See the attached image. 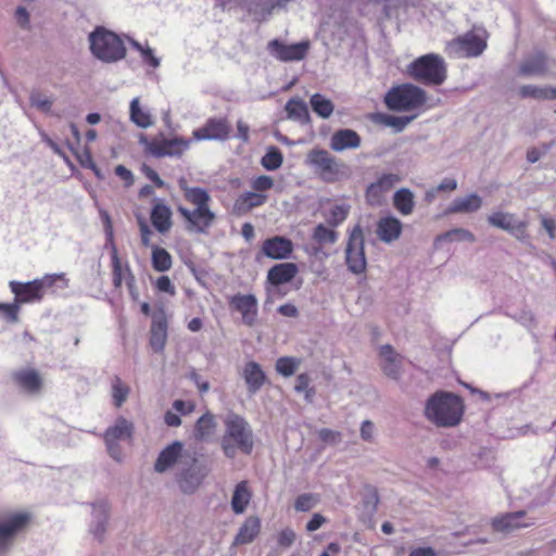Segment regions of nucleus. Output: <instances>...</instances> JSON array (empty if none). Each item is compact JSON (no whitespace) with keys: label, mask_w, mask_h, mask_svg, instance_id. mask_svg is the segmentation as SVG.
I'll list each match as a JSON object with an SVG mask.
<instances>
[{"label":"nucleus","mask_w":556,"mask_h":556,"mask_svg":"<svg viewBox=\"0 0 556 556\" xmlns=\"http://www.w3.org/2000/svg\"><path fill=\"white\" fill-rule=\"evenodd\" d=\"M179 188L186 202L194 206L193 210L182 205L177 207V212L186 222L187 230L206 233L216 219L215 213L211 210L212 199L210 193L201 187L188 186L184 179L179 181Z\"/></svg>","instance_id":"f257e3e1"},{"label":"nucleus","mask_w":556,"mask_h":556,"mask_svg":"<svg viewBox=\"0 0 556 556\" xmlns=\"http://www.w3.org/2000/svg\"><path fill=\"white\" fill-rule=\"evenodd\" d=\"M464 414V404L460 396L438 391L426 403L425 416L438 427L457 426Z\"/></svg>","instance_id":"f03ea898"},{"label":"nucleus","mask_w":556,"mask_h":556,"mask_svg":"<svg viewBox=\"0 0 556 556\" xmlns=\"http://www.w3.org/2000/svg\"><path fill=\"white\" fill-rule=\"evenodd\" d=\"M305 163L321 181L327 184L339 182L349 177L346 164L325 149L309 150Z\"/></svg>","instance_id":"7ed1b4c3"},{"label":"nucleus","mask_w":556,"mask_h":556,"mask_svg":"<svg viewBox=\"0 0 556 556\" xmlns=\"http://www.w3.org/2000/svg\"><path fill=\"white\" fill-rule=\"evenodd\" d=\"M226 431L222 439V448L229 458L236 456L237 450L250 454L253 450V435L249 424L239 415H230L226 421Z\"/></svg>","instance_id":"20e7f679"},{"label":"nucleus","mask_w":556,"mask_h":556,"mask_svg":"<svg viewBox=\"0 0 556 556\" xmlns=\"http://www.w3.org/2000/svg\"><path fill=\"white\" fill-rule=\"evenodd\" d=\"M58 282H62L61 288L68 286L65 274H48L28 282L12 280L9 282V287L15 295L14 301L20 306L24 303L40 302L45 296L46 290L53 288Z\"/></svg>","instance_id":"39448f33"},{"label":"nucleus","mask_w":556,"mask_h":556,"mask_svg":"<svg viewBox=\"0 0 556 556\" xmlns=\"http://www.w3.org/2000/svg\"><path fill=\"white\" fill-rule=\"evenodd\" d=\"M414 80L427 86H440L446 79V65L442 56L434 53L414 60L406 71Z\"/></svg>","instance_id":"423d86ee"},{"label":"nucleus","mask_w":556,"mask_h":556,"mask_svg":"<svg viewBox=\"0 0 556 556\" xmlns=\"http://www.w3.org/2000/svg\"><path fill=\"white\" fill-rule=\"evenodd\" d=\"M90 50L103 62H116L126 55L124 41L113 31L97 27L90 35Z\"/></svg>","instance_id":"0eeeda50"},{"label":"nucleus","mask_w":556,"mask_h":556,"mask_svg":"<svg viewBox=\"0 0 556 556\" xmlns=\"http://www.w3.org/2000/svg\"><path fill=\"white\" fill-rule=\"evenodd\" d=\"M427 94L424 89L413 84L392 87L384 97L386 105L392 111L409 112L426 104Z\"/></svg>","instance_id":"6e6552de"},{"label":"nucleus","mask_w":556,"mask_h":556,"mask_svg":"<svg viewBox=\"0 0 556 556\" xmlns=\"http://www.w3.org/2000/svg\"><path fill=\"white\" fill-rule=\"evenodd\" d=\"M139 142L144 147V152L156 159L180 157L191 144V139L184 137L165 138L163 132L148 138L144 135L139 137Z\"/></svg>","instance_id":"1a4fd4ad"},{"label":"nucleus","mask_w":556,"mask_h":556,"mask_svg":"<svg viewBox=\"0 0 556 556\" xmlns=\"http://www.w3.org/2000/svg\"><path fill=\"white\" fill-rule=\"evenodd\" d=\"M486 47V37L472 30L454 38L447 43L448 52L458 58H477L483 53Z\"/></svg>","instance_id":"9d476101"},{"label":"nucleus","mask_w":556,"mask_h":556,"mask_svg":"<svg viewBox=\"0 0 556 556\" xmlns=\"http://www.w3.org/2000/svg\"><path fill=\"white\" fill-rule=\"evenodd\" d=\"M134 433V425L124 417H118L112 427H109L103 439L108 452L112 458L119 462L122 459L121 441H131Z\"/></svg>","instance_id":"9b49d317"},{"label":"nucleus","mask_w":556,"mask_h":556,"mask_svg":"<svg viewBox=\"0 0 556 556\" xmlns=\"http://www.w3.org/2000/svg\"><path fill=\"white\" fill-rule=\"evenodd\" d=\"M29 513H10L0 515V554L8 549L13 538L30 523Z\"/></svg>","instance_id":"f8f14e48"},{"label":"nucleus","mask_w":556,"mask_h":556,"mask_svg":"<svg viewBox=\"0 0 556 556\" xmlns=\"http://www.w3.org/2000/svg\"><path fill=\"white\" fill-rule=\"evenodd\" d=\"M402 180L399 174L383 173L365 190V201L371 207L386 204L389 192Z\"/></svg>","instance_id":"ddd939ff"},{"label":"nucleus","mask_w":556,"mask_h":556,"mask_svg":"<svg viewBox=\"0 0 556 556\" xmlns=\"http://www.w3.org/2000/svg\"><path fill=\"white\" fill-rule=\"evenodd\" d=\"M345 263L353 274H362L366 270V257L364 251V235L359 226H356L349 236L345 249Z\"/></svg>","instance_id":"4468645a"},{"label":"nucleus","mask_w":556,"mask_h":556,"mask_svg":"<svg viewBox=\"0 0 556 556\" xmlns=\"http://www.w3.org/2000/svg\"><path fill=\"white\" fill-rule=\"evenodd\" d=\"M231 131L230 123L226 117H211L205 124L192 131V137L197 141L219 140L225 141L229 138Z\"/></svg>","instance_id":"2eb2a0df"},{"label":"nucleus","mask_w":556,"mask_h":556,"mask_svg":"<svg viewBox=\"0 0 556 556\" xmlns=\"http://www.w3.org/2000/svg\"><path fill=\"white\" fill-rule=\"evenodd\" d=\"M267 49L273 56L282 62H293L303 60L309 49L308 41L286 45L278 39L268 42Z\"/></svg>","instance_id":"dca6fc26"},{"label":"nucleus","mask_w":556,"mask_h":556,"mask_svg":"<svg viewBox=\"0 0 556 556\" xmlns=\"http://www.w3.org/2000/svg\"><path fill=\"white\" fill-rule=\"evenodd\" d=\"M168 338V319L164 309L152 315L149 332V345L154 353H162Z\"/></svg>","instance_id":"f3484780"},{"label":"nucleus","mask_w":556,"mask_h":556,"mask_svg":"<svg viewBox=\"0 0 556 556\" xmlns=\"http://www.w3.org/2000/svg\"><path fill=\"white\" fill-rule=\"evenodd\" d=\"M232 311L241 314L242 323L249 327L255 325L257 319V300L253 294L237 293L229 299Z\"/></svg>","instance_id":"a211bd4d"},{"label":"nucleus","mask_w":556,"mask_h":556,"mask_svg":"<svg viewBox=\"0 0 556 556\" xmlns=\"http://www.w3.org/2000/svg\"><path fill=\"white\" fill-rule=\"evenodd\" d=\"M534 525L533 518H527L525 510L506 513L492 519L491 526L496 532H510L514 530L528 528Z\"/></svg>","instance_id":"6ab92c4d"},{"label":"nucleus","mask_w":556,"mask_h":556,"mask_svg":"<svg viewBox=\"0 0 556 556\" xmlns=\"http://www.w3.org/2000/svg\"><path fill=\"white\" fill-rule=\"evenodd\" d=\"M111 265H112V279L113 285L116 289H119L123 285V281H126V285L129 289V292L132 296L136 295L135 288V276L131 273V269L128 264L123 265L119 258L116 247L112 245L111 251Z\"/></svg>","instance_id":"aec40b11"},{"label":"nucleus","mask_w":556,"mask_h":556,"mask_svg":"<svg viewBox=\"0 0 556 556\" xmlns=\"http://www.w3.org/2000/svg\"><path fill=\"white\" fill-rule=\"evenodd\" d=\"M491 226L513 233L517 239L523 240L527 237V223L516 220L510 213L494 212L488 217Z\"/></svg>","instance_id":"412c9836"},{"label":"nucleus","mask_w":556,"mask_h":556,"mask_svg":"<svg viewBox=\"0 0 556 556\" xmlns=\"http://www.w3.org/2000/svg\"><path fill=\"white\" fill-rule=\"evenodd\" d=\"M293 242L281 236L266 239L262 244V252L271 260L288 258L293 252Z\"/></svg>","instance_id":"4be33fe9"},{"label":"nucleus","mask_w":556,"mask_h":556,"mask_svg":"<svg viewBox=\"0 0 556 556\" xmlns=\"http://www.w3.org/2000/svg\"><path fill=\"white\" fill-rule=\"evenodd\" d=\"M361 144V136L355 130L350 128L336 130L332 134L329 142L330 149L334 152L358 149Z\"/></svg>","instance_id":"5701e85b"},{"label":"nucleus","mask_w":556,"mask_h":556,"mask_svg":"<svg viewBox=\"0 0 556 556\" xmlns=\"http://www.w3.org/2000/svg\"><path fill=\"white\" fill-rule=\"evenodd\" d=\"M547 71V55L544 52L539 51L527 56L520 63L518 75L522 77L543 76Z\"/></svg>","instance_id":"b1692460"},{"label":"nucleus","mask_w":556,"mask_h":556,"mask_svg":"<svg viewBox=\"0 0 556 556\" xmlns=\"http://www.w3.org/2000/svg\"><path fill=\"white\" fill-rule=\"evenodd\" d=\"M268 200L265 193L247 191L241 193L233 203L232 210L236 215H245L253 208L264 205Z\"/></svg>","instance_id":"393cba45"},{"label":"nucleus","mask_w":556,"mask_h":556,"mask_svg":"<svg viewBox=\"0 0 556 556\" xmlns=\"http://www.w3.org/2000/svg\"><path fill=\"white\" fill-rule=\"evenodd\" d=\"M173 213L168 205L157 201L151 208L150 219L157 232L164 235L173 227Z\"/></svg>","instance_id":"a878e982"},{"label":"nucleus","mask_w":556,"mask_h":556,"mask_svg":"<svg viewBox=\"0 0 556 556\" xmlns=\"http://www.w3.org/2000/svg\"><path fill=\"white\" fill-rule=\"evenodd\" d=\"M403 224L394 216L381 217L377 223V236L386 242L391 243L397 240L402 233Z\"/></svg>","instance_id":"bb28decb"},{"label":"nucleus","mask_w":556,"mask_h":556,"mask_svg":"<svg viewBox=\"0 0 556 556\" xmlns=\"http://www.w3.org/2000/svg\"><path fill=\"white\" fill-rule=\"evenodd\" d=\"M14 382L30 394L38 393L42 388V379L35 369H21L13 374Z\"/></svg>","instance_id":"cd10ccee"},{"label":"nucleus","mask_w":556,"mask_h":556,"mask_svg":"<svg viewBox=\"0 0 556 556\" xmlns=\"http://www.w3.org/2000/svg\"><path fill=\"white\" fill-rule=\"evenodd\" d=\"M261 519L256 516L248 517L239 528L233 539V545H244L252 543L261 532Z\"/></svg>","instance_id":"c85d7f7f"},{"label":"nucleus","mask_w":556,"mask_h":556,"mask_svg":"<svg viewBox=\"0 0 556 556\" xmlns=\"http://www.w3.org/2000/svg\"><path fill=\"white\" fill-rule=\"evenodd\" d=\"M296 274L298 266L294 263H280L268 270L267 280L273 286H280L290 282Z\"/></svg>","instance_id":"c756f323"},{"label":"nucleus","mask_w":556,"mask_h":556,"mask_svg":"<svg viewBox=\"0 0 556 556\" xmlns=\"http://www.w3.org/2000/svg\"><path fill=\"white\" fill-rule=\"evenodd\" d=\"M379 355L382 358L381 368L383 372L390 378L397 379L401 371L400 355L389 344L380 348Z\"/></svg>","instance_id":"7c9ffc66"},{"label":"nucleus","mask_w":556,"mask_h":556,"mask_svg":"<svg viewBox=\"0 0 556 556\" xmlns=\"http://www.w3.org/2000/svg\"><path fill=\"white\" fill-rule=\"evenodd\" d=\"M289 1L290 0H251L248 10L258 22H263L273 14L275 9L286 5Z\"/></svg>","instance_id":"2f4dec72"},{"label":"nucleus","mask_w":556,"mask_h":556,"mask_svg":"<svg viewBox=\"0 0 556 556\" xmlns=\"http://www.w3.org/2000/svg\"><path fill=\"white\" fill-rule=\"evenodd\" d=\"M242 376L251 393L257 392L266 381V375L256 362H248L243 368Z\"/></svg>","instance_id":"473e14b6"},{"label":"nucleus","mask_w":556,"mask_h":556,"mask_svg":"<svg viewBox=\"0 0 556 556\" xmlns=\"http://www.w3.org/2000/svg\"><path fill=\"white\" fill-rule=\"evenodd\" d=\"M182 452V444L178 441L166 446L159 455L154 469L157 472H164L177 462Z\"/></svg>","instance_id":"72a5a7b5"},{"label":"nucleus","mask_w":556,"mask_h":556,"mask_svg":"<svg viewBox=\"0 0 556 556\" xmlns=\"http://www.w3.org/2000/svg\"><path fill=\"white\" fill-rule=\"evenodd\" d=\"M252 500V491L249 486L248 481H240L235 490L231 497V508L235 514L240 515L245 511Z\"/></svg>","instance_id":"f704fd0d"},{"label":"nucleus","mask_w":556,"mask_h":556,"mask_svg":"<svg viewBox=\"0 0 556 556\" xmlns=\"http://www.w3.org/2000/svg\"><path fill=\"white\" fill-rule=\"evenodd\" d=\"M481 205V198L476 193H471L467 197L455 199L453 203L447 207L446 213H472L478 211Z\"/></svg>","instance_id":"c9c22d12"},{"label":"nucleus","mask_w":556,"mask_h":556,"mask_svg":"<svg viewBox=\"0 0 556 556\" xmlns=\"http://www.w3.org/2000/svg\"><path fill=\"white\" fill-rule=\"evenodd\" d=\"M393 206L403 216L410 215L415 208V195L408 188H401L393 194Z\"/></svg>","instance_id":"e433bc0d"},{"label":"nucleus","mask_w":556,"mask_h":556,"mask_svg":"<svg viewBox=\"0 0 556 556\" xmlns=\"http://www.w3.org/2000/svg\"><path fill=\"white\" fill-rule=\"evenodd\" d=\"M215 417L211 413L202 415L194 425L193 435L197 441L208 440L216 430Z\"/></svg>","instance_id":"4c0bfd02"},{"label":"nucleus","mask_w":556,"mask_h":556,"mask_svg":"<svg viewBox=\"0 0 556 556\" xmlns=\"http://www.w3.org/2000/svg\"><path fill=\"white\" fill-rule=\"evenodd\" d=\"M129 118L136 126L143 129L153 125L152 115L148 110L141 108L139 98H134L130 101Z\"/></svg>","instance_id":"58836bf2"},{"label":"nucleus","mask_w":556,"mask_h":556,"mask_svg":"<svg viewBox=\"0 0 556 556\" xmlns=\"http://www.w3.org/2000/svg\"><path fill=\"white\" fill-rule=\"evenodd\" d=\"M288 118L298 121L302 124L309 122V112L306 103L298 98L290 99L286 104Z\"/></svg>","instance_id":"ea45409f"},{"label":"nucleus","mask_w":556,"mask_h":556,"mask_svg":"<svg viewBox=\"0 0 556 556\" xmlns=\"http://www.w3.org/2000/svg\"><path fill=\"white\" fill-rule=\"evenodd\" d=\"M339 238V233L331 226L318 224L312 233V239L319 247L334 244Z\"/></svg>","instance_id":"a19ab883"},{"label":"nucleus","mask_w":556,"mask_h":556,"mask_svg":"<svg viewBox=\"0 0 556 556\" xmlns=\"http://www.w3.org/2000/svg\"><path fill=\"white\" fill-rule=\"evenodd\" d=\"M152 267L154 270L163 273L167 271L173 266V257L164 248L153 247L151 254Z\"/></svg>","instance_id":"79ce46f5"},{"label":"nucleus","mask_w":556,"mask_h":556,"mask_svg":"<svg viewBox=\"0 0 556 556\" xmlns=\"http://www.w3.org/2000/svg\"><path fill=\"white\" fill-rule=\"evenodd\" d=\"M309 103L312 110L321 118H328L333 113L334 105L332 101L320 93H314L309 99Z\"/></svg>","instance_id":"37998d69"},{"label":"nucleus","mask_w":556,"mask_h":556,"mask_svg":"<svg viewBox=\"0 0 556 556\" xmlns=\"http://www.w3.org/2000/svg\"><path fill=\"white\" fill-rule=\"evenodd\" d=\"M112 400L116 407H121L127 400L130 388L118 376H114L112 379Z\"/></svg>","instance_id":"c03bdc74"},{"label":"nucleus","mask_w":556,"mask_h":556,"mask_svg":"<svg viewBox=\"0 0 556 556\" xmlns=\"http://www.w3.org/2000/svg\"><path fill=\"white\" fill-rule=\"evenodd\" d=\"M349 213L350 205L336 204L329 210L328 214L326 215L327 224L332 228H336L348 218Z\"/></svg>","instance_id":"a18cd8bd"},{"label":"nucleus","mask_w":556,"mask_h":556,"mask_svg":"<svg viewBox=\"0 0 556 556\" xmlns=\"http://www.w3.org/2000/svg\"><path fill=\"white\" fill-rule=\"evenodd\" d=\"M300 364H301V359H299L296 357L282 356L276 361L275 368L279 375H281L283 377H290L296 371Z\"/></svg>","instance_id":"49530a36"},{"label":"nucleus","mask_w":556,"mask_h":556,"mask_svg":"<svg viewBox=\"0 0 556 556\" xmlns=\"http://www.w3.org/2000/svg\"><path fill=\"white\" fill-rule=\"evenodd\" d=\"M283 155L277 147H270L261 160V164L267 170H275L282 165Z\"/></svg>","instance_id":"de8ad7c7"},{"label":"nucleus","mask_w":556,"mask_h":556,"mask_svg":"<svg viewBox=\"0 0 556 556\" xmlns=\"http://www.w3.org/2000/svg\"><path fill=\"white\" fill-rule=\"evenodd\" d=\"M294 390L298 393H304L307 401H312L315 395V389L311 387V378L307 374H300L296 377Z\"/></svg>","instance_id":"09e8293b"},{"label":"nucleus","mask_w":556,"mask_h":556,"mask_svg":"<svg viewBox=\"0 0 556 556\" xmlns=\"http://www.w3.org/2000/svg\"><path fill=\"white\" fill-rule=\"evenodd\" d=\"M439 239H444L448 241H468V242H475L476 237L472 232H470L467 229L463 228H456L450 231H446L442 236H440Z\"/></svg>","instance_id":"8fccbe9b"},{"label":"nucleus","mask_w":556,"mask_h":556,"mask_svg":"<svg viewBox=\"0 0 556 556\" xmlns=\"http://www.w3.org/2000/svg\"><path fill=\"white\" fill-rule=\"evenodd\" d=\"M20 306L14 303H0V316L5 318L10 323H16L18 320Z\"/></svg>","instance_id":"3c124183"},{"label":"nucleus","mask_w":556,"mask_h":556,"mask_svg":"<svg viewBox=\"0 0 556 556\" xmlns=\"http://www.w3.org/2000/svg\"><path fill=\"white\" fill-rule=\"evenodd\" d=\"M251 187L254 192L266 194V192L274 187V180L269 176L261 175L252 180Z\"/></svg>","instance_id":"603ef678"},{"label":"nucleus","mask_w":556,"mask_h":556,"mask_svg":"<svg viewBox=\"0 0 556 556\" xmlns=\"http://www.w3.org/2000/svg\"><path fill=\"white\" fill-rule=\"evenodd\" d=\"M543 87H539L535 85H523L518 90V96L520 99H535L542 100Z\"/></svg>","instance_id":"864d4df0"},{"label":"nucleus","mask_w":556,"mask_h":556,"mask_svg":"<svg viewBox=\"0 0 556 556\" xmlns=\"http://www.w3.org/2000/svg\"><path fill=\"white\" fill-rule=\"evenodd\" d=\"M315 503L316 498L314 497V495L305 493L298 496L294 503V508L298 511H308L314 507Z\"/></svg>","instance_id":"5fc2aeb1"},{"label":"nucleus","mask_w":556,"mask_h":556,"mask_svg":"<svg viewBox=\"0 0 556 556\" xmlns=\"http://www.w3.org/2000/svg\"><path fill=\"white\" fill-rule=\"evenodd\" d=\"M134 47L141 52L142 59L144 63L152 67H157L160 65L159 59L154 55L151 48H143L140 43L134 42Z\"/></svg>","instance_id":"6e6d98bb"},{"label":"nucleus","mask_w":556,"mask_h":556,"mask_svg":"<svg viewBox=\"0 0 556 556\" xmlns=\"http://www.w3.org/2000/svg\"><path fill=\"white\" fill-rule=\"evenodd\" d=\"M155 288L160 292L175 295L176 289L168 276H160L155 281Z\"/></svg>","instance_id":"4d7b16f0"},{"label":"nucleus","mask_w":556,"mask_h":556,"mask_svg":"<svg viewBox=\"0 0 556 556\" xmlns=\"http://www.w3.org/2000/svg\"><path fill=\"white\" fill-rule=\"evenodd\" d=\"M413 118L414 116H387L386 124L395 128L396 131H402Z\"/></svg>","instance_id":"13d9d810"},{"label":"nucleus","mask_w":556,"mask_h":556,"mask_svg":"<svg viewBox=\"0 0 556 556\" xmlns=\"http://www.w3.org/2000/svg\"><path fill=\"white\" fill-rule=\"evenodd\" d=\"M295 540V533L291 529H283L278 533V544L282 547H289Z\"/></svg>","instance_id":"bf43d9fd"},{"label":"nucleus","mask_w":556,"mask_h":556,"mask_svg":"<svg viewBox=\"0 0 556 556\" xmlns=\"http://www.w3.org/2000/svg\"><path fill=\"white\" fill-rule=\"evenodd\" d=\"M15 18L17 24L24 28L29 29L30 28V16L27 10L24 7H18L15 11Z\"/></svg>","instance_id":"052dcab7"},{"label":"nucleus","mask_w":556,"mask_h":556,"mask_svg":"<svg viewBox=\"0 0 556 556\" xmlns=\"http://www.w3.org/2000/svg\"><path fill=\"white\" fill-rule=\"evenodd\" d=\"M138 225H139L140 237H141V243L143 247H149L150 242H151L150 238H151L152 231H151L150 227L148 226V224L146 223V220L142 218H139Z\"/></svg>","instance_id":"680f3d73"},{"label":"nucleus","mask_w":556,"mask_h":556,"mask_svg":"<svg viewBox=\"0 0 556 556\" xmlns=\"http://www.w3.org/2000/svg\"><path fill=\"white\" fill-rule=\"evenodd\" d=\"M318 437L319 439L323 441V442H326V443H336L340 440V433L337 432V431H333L331 429H321L319 432H318Z\"/></svg>","instance_id":"e2e57ef3"},{"label":"nucleus","mask_w":556,"mask_h":556,"mask_svg":"<svg viewBox=\"0 0 556 556\" xmlns=\"http://www.w3.org/2000/svg\"><path fill=\"white\" fill-rule=\"evenodd\" d=\"M103 225H104V232L106 235V238L109 241L113 242V224L112 219L108 212L101 211L100 212Z\"/></svg>","instance_id":"0e129e2a"},{"label":"nucleus","mask_w":556,"mask_h":556,"mask_svg":"<svg viewBox=\"0 0 556 556\" xmlns=\"http://www.w3.org/2000/svg\"><path fill=\"white\" fill-rule=\"evenodd\" d=\"M174 408L182 415H188L194 409L192 402H185L182 400H176L173 404Z\"/></svg>","instance_id":"69168bd1"},{"label":"nucleus","mask_w":556,"mask_h":556,"mask_svg":"<svg viewBox=\"0 0 556 556\" xmlns=\"http://www.w3.org/2000/svg\"><path fill=\"white\" fill-rule=\"evenodd\" d=\"M326 519L320 514H314L311 520L306 525V530L309 532L318 530L324 523Z\"/></svg>","instance_id":"338daca9"},{"label":"nucleus","mask_w":556,"mask_h":556,"mask_svg":"<svg viewBox=\"0 0 556 556\" xmlns=\"http://www.w3.org/2000/svg\"><path fill=\"white\" fill-rule=\"evenodd\" d=\"M408 556H437L432 547H416L410 551Z\"/></svg>","instance_id":"774afa93"}]
</instances>
